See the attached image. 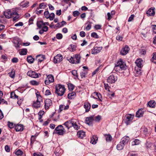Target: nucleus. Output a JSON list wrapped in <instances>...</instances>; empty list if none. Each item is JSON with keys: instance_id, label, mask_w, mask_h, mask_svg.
Segmentation results:
<instances>
[{"instance_id": "nucleus-30", "label": "nucleus", "mask_w": 156, "mask_h": 156, "mask_svg": "<svg viewBox=\"0 0 156 156\" xmlns=\"http://www.w3.org/2000/svg\"><path fill=\"white\" fill-rule=\"evenodd\" d=\"M27 50L26 48H23L21 49L19 52L20 55H25L27 54Z\"/></svg>"}, {"instance_id": "nucleus-34", "label": "nucleus", "mask_w": 156, "mask_h": 156, "mask_svg": "<svg viewBox=\"0 0 156 156\" xmlns=\"http://www.w3.org/2000/svg\"><path fill=\"white\" fill-rule=\"evenodd\" d=\"M140 141L138 139H135L134 141H133L132 143V146L136 145H138L140 143Z\"/></svg>"}, {"instance_id": "nucleus-45", "label": "nucleus", "mask_w": 156, "mask_h": 156, "mask_svg": "<svg viewBox=\"0 0 156 156\" xmlns=\"http://www.w3.org/2000/svg\"><path fill=\"white\" fill-rule=\"evenodd\" d=\"M30 83L31 84L33 85H37L39 84V83L35 80H32L30 81Z\"/></svg>"}, {"instance_id": "nucleus-32", "label": "nucleus", "mask_w": 156, "mask_h": 156, "mask_svg": "<svg viewBox=\"0 0 156 156\" xmlns=\"http://www.w3.org/2000/svg\"><path fill=\"white\" fill-rule=\"evenodd\" d=\"M105 136L106 138V140L107 142L111 141L112 139L111 136L110 134H105Z\"/></svg>"}, {"instance_id": "nucleus-36", "label": "nucleus", "mask_w": 156, "mask_h": 156, "mask_svg": "<svg viewBox=\"0 0 156 156\" xmlns=\"http://www.w3.org/2000/svg\"><path fill=\"white\" fill-rule=\"evenodd\" d=\"M9 74L10 77L13 78H14L15 75V71L12 70L9 73Z\"/></svg>"}, {"instance_id": "nucleus-64", "label": "nucleus", "mask_w": 156, "mask_h": 156, "mask_svg": "<svg viewBox=\"0 0 156 156\" xmlns=\"http://www.w3.org/2000/svg\"><path fill=\"white\" fill-rule=\"evenodd\" d=\"M152 28L153 30V32L156 34V25H153Z\"/></svg>"}, {"instance_id": "nucleus-1", "label": "nucleus", "mask_w": 156, "mask_h": 156, "mask_svg": "<svg viewBox=\"0 0 156 156\" xmlns=\"http://www.w3.org/2000/svg\"><path fill=\"white\" fill-rule=\"evenodd\" d=\"M127 66L123 60L120 59L119 60L114 67V70L119 73H123L126 69Z\"/></svg>"}, {"instance_id": "nucleus-38", "label": "nucleus", "mask_w": 156, "mask_h": 156, "mask_svg": "<svg viewBox=\"0 0 156 156\" xmlns=\"http://www.w3.org/2000/svg\"><path fill=\"white\" fill-rule=\"evenodd\" d=\"M43 23H44V22L42 21H41L39 22H38L37 23V26L39 28H41L44 26Z\"/></svg>"}, {"instance_id": "nucleus-40", "label": "nucleus", "mask_w": 156, "mask_h": 156, "mask_svg": "<svg viewBox=\"0 0 156 156\" xmlns=\"http://www.w3.org/2000/svg\"><path fill=\"white\" fill-rule=\"evenodd\" d=\"M11 98L13 99L18 98V96L16 95L14 92H13L11 93Z\"/></svg>"}, {"instance_id": "nucleus-31", "label": "nucleus", "mask_w": 156, "mask_h": 156, "mask_svg": "<svg viewBox=\"0 0 156 156\" xmlns=\"http://www.w3.org/2000/svg\"><path fill=\"white\" fill-rule=\"evenodd\" d=\"M124 145L121 143L120 142V143L117 145V148L119 150H122L124 147Z\"/></svg>"}, {"instance_id": "nucleus-49", "label": "nucleus", "mask_w": 156, "mask_h": 156, "mask_svg": "<svg viewBox=\"0 0 156 156\" xmlns=\"http://www.w3.org/2000/svg\"><path fill=\"white\" fill-rule=\"evenodd\" d=\"M44 112L43 111H41L39 112L38 113V115H39V119H40L42 117L43 115L44 114Z\"/></svg>"}, {"instance_id": "nucleus-50", "label": "nucleus", "mask_w": 156, "mask_h": 156, "mask_svg": "<svg viewBox=\"0 0 156 156\" xmlns=\"http://www.w3.org/2000/svg\"><path fill=\"white\" fill-rule=\"evenodd\" d=\"M50 14L48 11H46L44 12V16L46 19H48Z\"/></svg>"}, {"instance_id": "nucleus-15", "label": "nucleus", "mask_w": 156, "mask_h": 156, "mask_svg": "<svg viewBox=\"0 0 156 156\" xmlns=\"http://www.w3.org/2000/svg\"><path fill=\"white\" fill-rule=\"evenodd\" d=\"M129 140V136H125L121 139L120 142L125 145L127 144Z\"/></svg>"}, {"instance_id": "nucleus-8", "label": "nucleus", "mask_w": 156, "mask_h": 156, "mask_svg": "<svg viewBox=\"0 0 156 156\" xmlns=\"http://www.w3.org/2000/svg\"><path fill=\"white\" fill-rule=\"evenodd\" d=\"M117 80L116 76L112 75L110 76L107 79V81L110 83H115Z\"/></svg>"}, {"instance_id": "nucleus-61", "label": "nucleus", "mask_w": 156, "mask_h": 156, "mask_svg": "<svg viewBox=\"0 0 156 156\" xmlns=\"http://www.w3.org/2000/svg\"><path fill=\"white\" fill-rule=\"evenodd\" d=\"M13 17V21H16L19 18V14H17L16 15Z\"/></svg>"}, {"instance_id": "nucleus-47", "label": "nucleus", "mask_w": 156, "mask_h": 156, "mask_svg": "<svg viewBox=\"0 0 156 156\" xmlns=\"http://www.w3.org/2000/svg\"><path fill=\"white\" fill-rule=\"evenodd\" d=\"M49 16V17L48 18V19H49L50 20H52L55 18V15L54 13H51L50 14Z\"/></svg>"}, {"instance_id": "nucleus-51", "label": "nucleus", "mask_w": 156, "mask_h": 156, "mask_svg": "<svg viewBox=\"0 0 156 156\" xmlns=\"http://www.w3.org/2000/svg\"><path fill=\"white\" fill-rule=\"evenodd\" d=\"M36 136H32L31 137V143L33 144L35 140Z\"/></svg>"}, {"instance_id": "nucleus-35", "label": "nucleus", "mask_w": 156, "mask_h": 156, "mask_svg": "<svg viewBox=\"0 0 156 156\" xmlns=\"http://www.w3.org/2000/svg\"><path fill=\"white\" fill-rule=\"evenodd\" d=\"M69 106L67 105L65 106L63 105H60L59 106V109L61 111H62L63 109L66 110L68 109Z\"/></svg>"}, {"instance_id": "nucleus-55", "label": "nucleus", "mask_w": 156, "mask_h": 156, "mask_svg": "<svg viewBox=\"0 0 156 156\" xmlns=\"http://www.w3.org/2000/svg\"><path fill=\"white\" fill-rule=\"evenodd\" d=\"M94 93L95 94H96L97 95V96L98 97V98L99 99V100L100 101H101V94L97 92H95Z\"/></svg>"}, {"instance_id": "nucleus-12", "label": "nucleus", "mask_w": 156, "mask_h": 156, "mask_svg": "<svg viewBox=\"0 0 156 156\" xmlns=\"http://www.w3.org/2000/svg\"><path fill=\"white\" fill-rule=\"evenodd\" d=\"M27 76L33 78L38 77V75L37 73L34 71L31 70L27 72Z\"/></svg>"}, {"instance_id": "nucleus-57", "label": "nucleus", "mask_w": 156, "mask_h": 156, "mask_svg": "<svg viewBox=\"0 0 156 156\" xmlns=\"http://www.w3.org/2000/svg\"><path fill=\"white\" fill-rule=\"evenodd\" d=\"M8 127L10 128H12L14 126V124L12 122H8Z\"/></svg>"}, {"instance_id": "nucleus-24", "label": "nucleus", "mask_w": 156, "mask_h": 156, "mask_svg": "<svg viewBox=\"0 0 156 156\" xmlns=\"http://www.w3.org/2000/svg\"><path fill=\"white\" fill-rule=\"evenodd\" d=\"M15 129L16 131H22L23 130V126L21 124L17 125L15 127Z\"/></svg>"}, {"instance_id": "nucleus-4", "label": "nucleus", "mask_w": 156, "mask_h": 156, "mask_svg": "<svg viewBox=\"0 0 156 156\" xmlns=\"http://www.w3.org/2000/svg\"><path fill=\"white\" fill-rule=\"evenodd\" d=\"M37 97V98L36 101L34 102L33 105V107L38 108H40L41 106V102L42 101V99L41 96L40 95L36 94Z\"/></svg>"}, {"instance_id": "nucleus-25", "label": "nucleus", "mask_w": 156, "mask_h": 156, "mask_svg": "<svg viewBox=\"0 0 156 156\" xmlns=\"http://www.w3.org/2000/svg\"><path fill=\"white\" fill-rule=\"evenodd\" d=\"M98 138L96 136H93L91 138L90 142L93 144H95L96 143L98 140Z\"/></svg>"}, {"instance_id": "nucleus-53", "label": "nucleus", "mask_w": 156, "mask_h": 156, "mask_svg": "<svg viewBox=\"0 0 156 156\" xmlns=\"http://www.w3.org/2000/svg\"><path fill=\"white\" fill-rule=\"evenodd\" d=\"M91 36L92 37L95 38H98V36L97 34L95 32H93L92 33Z\"/></svg>"}, {"instance_id": "nucleus-22", "label": "nucleus", "mask_w": 156, "mask_h": 156, "mask_svg": "<svg viewBox=\"0 0 156 156\" xmlns=\"http://www.w3.org/2000/svg\"><path fill=\"white\" fill-rule=\"evenodd\" d=\"M76 119H73L72 122V126H73L74 128L76 130H78L79 128V127L78 125H77L76 123Z\"/></svg>"}, {"instance_id": "nucleus-60", "label": "nucleus", "mask_w": 156, "mask_h": 156, "mask_svg": "<svg viewBox=\"0 0 156 156\" xmlns=\"http://www.w3.org/2000/svg\"><path fill=\"white\" fill-rule=\"evenodd\" d=\"M12 62L13 63H16L18 62V59L16 57L13 58L12 59Z\"/></svg>"}, {"instance_id": "nucleus-7", "label": "nucleus", "mask_w": 156, "mask_h": 156, "mask_svg": "<svg viewBox=\"0 0 156 156\" xmlns=\"http://www.w3.org/2000/svg\"><path fill=\"white\" fill-rule=\"evenodd\" d=\"M80 55L76 54L74 58L71 57L69 59V62L73 64H78L80 61Z\"/></svg>"}, {"instance_id": "nucleus-9", "label": "nucleus", "mask_w": 156, "mask_h": 156, "mask_svg": "<svg viewBox=\"0 0 156 156\" xmlns=\"http://www.w3.org/2000/svg\"><path fill=\"white\" fill-rule=\"evenodd\" d=\"M54 82V78L53 76L50 74L47 76L46 80L45 81V83L46 85H48L51 83Z\"/></svg>"}, {"instance_id": "nucleus-58", "label": "nucleus", "mask_w": 156, "mask_h": 156, "mask_svg": "<svg viewBox=\"0 0 156 156\" xmlns=\"http://www.w3.org/2000/svg\"><path fill=\"white\" fill-rule=\"evenodd\" d=\"M101 26L100 25H96L94 26V28L96 30H99L101 29Z\"/></svg>"}, {"instance_id": "nucleus-11", "label": "nucleus", "mask_w": 156, "mask_h": 156, "mask_svg": "<svg viewBox=\"0 0 156 156\" xmlns=\"http://www.w3.org/2000/svg\"><path fill=\"white\" fill-rule=\"evenodd\" d=\"M52 101L49 99H47L44 101V106L46 110L48 109L51 105Z\"/></svg>"}, {"instance_id": "nucleus-16", "label": "nucleus", "mask_w": 156, "mask_h": 156, "mask_svg": "<svg viewBox=\"0 0 156 156\" xmlns=\"http://www.w3.org/2000/svg\"><path fill=\"white\" fill-rule=\"evenodd\" d=\"M73 119L71 120H68L65 122L63 125L65 126L68 129H69L70 127L72 126V122Z\"/></svg>"}, {"instance_id": "nucleus-20", "label": "nucleus", "mask_w": 156, "mask_h": 156, "mask_svg": "<svg viewBox=\"0 0 156 156\" xmlns=\"http://www.w3.org/2000/svg\"><path fill=\"white\" fill-rule=\"evenodd\" d=\"M83 107L85 109V112H88L90 110L91 105L89 103H85Z\"/></svg>"}, {"instance_id": "nucleus-54", "label": "nucleus", "mask_w": 156, "mask_h": 156, "mask_svg": "<svg viewBox=\"0 0 156 156\" xmlns=\"http://www.w3.org/2000/svg\"><path fill=\"white\" fill-rule=\"evenodd\" d=\"M123 37L119 35H118L116 37V39L119 41H121L122 40Z\"/></svg>"}, {"instance_id": "nucleus-41", "label": "nucleus", "mask_w": 156, "mask_h": 156, "mask_svg": "<svg viewBox=\"0 0 156 156\" xmlns=\"http://www.w3.org/2000/svg\"><path fill=\"white\" fill-rule=\"evenodd\" d=\"M151 60L154 63H156V53H155L154 54Z\"/></svg>"}, {"instance_id": "nucleus-62", "label": "nucleus", "mask_w": 156, "mask_h": 156, "mask_svg": "<svg viewBox=\"0 0 156 156\" xmlns=\"http://www.w3.org/2000/svg\"><path fill=\"white\" fill-rule=\"evenodd\" d=\"M33 155L34 156H44L42 154L39 152L34 153Z\"/></svg>"}, {"instance_id": "nucleus-10", "label": "nucleus", "mask_w": 156, "mask_h": 156, "mask_svg": "<svg viewBox=\"0 0 156 156\" xmlns=\"http://www.w3.org/2000/svg\"><path fill=\"white\" fill-rule=\"evenodd\" d=\"M62 56L60 54H58L55 56L53 59V62L55 63L60 62L62 59Z\"/></svg>"}, {"instance_id": "nucleus-5", "label": "nucleus", "mask_w": 156, "mask_h": 156, "mask_svg": "<svg viewBox=\"0 0 156 156\" xmlns=\"http://www.w3.org/2000/svg\"><path fill=\"white\" fill-rule=\"evenodd\" d=\"M134 117V115L133 114H126L124 117V121L126 125L130 124L132 122V120Z\"/></svg>"}, {"instance_id": "nucleus-39", "label": "nucleus", "mask_w": 156, "mask_h": 156, "mask_svg": "<svg viewBox=\"0 0 156 156\" xmlns=\"http://www.w3.org/2000/svg\"><path fill=\"white\" fill-rule=\"evenodd\" d=\"M101 116L100 115H98L94 118V120L96 122H98L101 119Z\"/></svg>"}, {"instance_id": "nucleus-13", "label": "nucleus", "mask_w": 156, "mask_h": 156, "mask_svg": "<svg viewBox=\"0 0 156 156\" xmlns=\"http://www.w3.org/2000/svg\"><path fill=\"white\" fill-rule=\"evenodd\" d=\"M129 50V47L127 45H126L121 51L120 53L122 55H125L128 53Z\"/></svg>"}, {"instance_id": "nucleus-44", "label": "nucleus", "mask_w": 156, "mask_h": 156, "mask_svg": "<svg viewBox=\"0 0 156 156\" xmlns=\"http://www.w3.org/2000/svg\"><path fill=\"white\" fill-rule=\"evenodd\" d=\"M114 12L113 11H112L111 13H110V12H108L107 13V16H108V18L107 19L108 20H110L112 18V14H114V13H113L112 12Z\"/></svg>"}, {"instance_id": "nucleus-3", "label": "nucleus", "mask_w": 156, "mask_h": 156, "mask_svg": "<svg viewBox=\"0 0 156 156\" xmlns=\"http://www.w3.org/2000/svg\"><path fill=\"white\" fill-rule=\"evenodd\" d=\"M143 60L140 59H137L135 61V63L136 64L137 67L135 68V70L136 72V73L137 76L140 74L142 73L141 69L143 66L142 65V62Z\"/></svg>"}, {"instance_id": "nucleus-23", "label": "nucleus", "mask_w": 156, "mask_h": 156, "mask_svg": "<svg viewBox=\"0 0 156 156\" xmlns=\"http://www.w3.org/2000/svg\"><path fill=\"white\" fill-rule=\"evenodd\" d=\"M77 135L78 137L82 138L85 136V133L83 131H79L78 132Z\"/></svg>"}, {"instance_id": "nucleus-48", "label": "nucleus", "mask_w": 156, "mask_h": 156, "mask_svg": "<svg viewBox=\"0 0 156 156\" xmlns=\"http://www.w3.org/2000/svg\"><path fill=\"white\" fill-rule=\"evenodd\" d=\"M62 35L61 33H58L57 34L56 36V38L58 39H61L62 38Z\"/></svg>"}, {"instance_id": "nucleus-33", "label": "nucleus", "mask_w": 156, "mask_h": 156, "mask_svg": "<svg viewBox=\"0 0 156 156\" xmlns=\"http://www.w3.org/2000/svg\"><path fill=\"white\" fill-rule=\"evenodd\" d=\"M27 60L29 63H32L33 62L34 59L31 56H29L27 58Z\"/></svg>"}, {"instance_id": "nucleus-28", "label": "nucleus", "mask_w": 156, "mask_h": 156, "mask_svg": "<svg viewBox=\"0 0 156 156\" xmlns=\"http://www.w3.org/2000/svg\"><path fill=\"white\" fill-rule=\"evenodd\" d=\"M155 104L156 103L154 101H151L148 103V105L149 107L153 108L155 107Z\"/></svg>"}, {"instance_id": "nucleus-2", "label": "nucleus", "mask_w": 156, "mask_h": 156, "mask_svg": "<svg viewBox=\"0 0 156 156\" xmlns=\"http://www.w3.org/2000/svg\"><path fill=\"white\" fill-rule=\"evenodd\" d=\"M55 88V92L58 96H62L64 94L66 89L64 85L59 84L56 85Z\"/></svg>"}, {"instance_id": "nucleus-6", "label": "nucleus", "mask_w": 156, "mask_h": 156, "mask_svg": "<svg viewBox=\"0 0 156 156\" xmlns=\"http://www.w3.org/2000/svg\"><path fill=\"white\" fill-rule=\"evenodd\" d=\"M64 130L63 127L61 125H59L55 128L53 133L57 134L58 135H63L64 133Z\"/></svg>"}, {"instance_id": "nucleus-56", "label": "nucleus", "mask_w": 156, "mask_h": 156, "mask_svg": "<svg viewBox=\"0 0 156 156\" xmlns=\"http://www.w3.org/2000/svg\"><path fill=\"white\" fill-rule=\"evenodd\" d=\"M80 14L79 12L77 11H74L73 12V15L75 17L78 16Z\"/></svg>"}, {"instance_id": "nucleus-43", "label": "nucleus", "mask_w": 156, "mask_h": 156, "mask_svg": "<svg viewBox=\"0 0 156 156\" xmlns=\"http://www.w3.org/2000/svg\"><path fill=\"white\" fill-rule=\"evenodd\" d=\"M87 74V72L85 71H83L81 72L80 73V76L81 78H85Z\"/></svg>"}, {"instance_id": "nucleus-14", "label": "nucleus", "mask_w": 156, "mask_h": 156, "mask_svg": "<svg viewBox=\"0 0 156 156\" xmlns=\"http://www.w3.org/2000/svg\"><path fill=\"white\" fill-rule=\"evenodd\" d=\"M102 48V47H95L94 48V49L92 51V54H95L98 53L100 52Z\"/></svg>"}, {"instance_id": "nucleus-17", "label": "nucleus", "mask_w": 156, "mask_h": 156, "mask_svg": "<svg viewBox=\"0 0 156 156\" xmlns=\"http://www.w3.org/2000/svg\"><path fill=\"white\" fill-rule=\"evenodd\" d=\"M94 120V117L91 116L87 118L85 120V122L89 125L92 124L93 121Z\"/></svg>"}, {"instance_id": "nucleus-18", "label": "nucleus", "mask_w": 156, "mask_h": 156, "mask_svg": "<svg viewBox=\"0 0 156 156\" xmlns=\"http://www.w3.org/2000/svg\"><path fill=\"white\" fill-rule=\"evenodd\" d=\"M4 15L5 17L9 19L12 17V10H7L4 12Z\"/></svg>"}, {"instance_id": "nucleus-42", "label": "nucleus", "mask_w": 156, "mask_h": 156, "mask_svg": "<svg viewBox=\"0 0 156 156\" xmlns=\"http://www.w3.org/2000/svg\"><path fill=\"white\" fill-rule=\"evenodd\" d=\"M12 17H14V16L18 14L16 10L15 9H13L12 11Z\"/></svg>"}, {"instance_id": "nucleus-27", "label": "nucleus", "mask_w": 156, "mask_h": 156, "mask_svg": "<svg viewBox=\"0 0 156 156\" xmlns=\"http://www.w3.org/2000/svg\"><path fill=\"white\" fill-rule=\"evenodd\" d=\"M76 96V93L74 92H72L68 94V97L69 99H73Z\"/></svg>"}, {"instance_id": "nucleus-46", "label": "nucleus", "mask_w": 156, "mask_h": 156, "mask_svg": "<svg viewBox=\"0 0 156 156\" xmlns=\"http://www.w3.org/2000/svg\"><path fill=\"white\" fill-rule=\"evenodd\" d=\"M68 87L70 90H72L74 88V86L71 83H69L68 84Z\"/></svg>"}, {"instance_id": "nucleus-26", "label": "nucleus", "mask_w": 156, "mask_h": 156, "mask_svg": "<svg viewBox=\"0 0 156 156\" xmlns=\"http://www.w3.org/2000/svg\"><path fill=\"white\" fill-rule=\"evenodd\" d=\"M143 111L141 109H139L137 111L136 116L137 117H141L143 116Z\"/></svg>"}, {"instance_id": "nucleus-37", "label": "nucleus", "mask_w": 156, "mask_h": 156, "mask_svg": "<svg viewBox=\"0 0 156 156\" xmlns=\"http://www.w3.org/2000/svg\"><path fill=\"white\" fill-rule=\"evenodd\" d=\"M59 147H57L56 148L55 151L54 153L57 156H58L60 155V153H61L60 152H59Z\"/></svg>"}, {"instance_id": "nucleus-21", "label": "nucleus", "mask_w": 156, "mask_h": 156, "mask_svg": "<svg viewBox=\"0 0 156 156\" xmlns=\"http://www.w3.org/2000/svg\"><path fill=\"white\" fill-rule=\"evenodd\" d=\"M44 56L39 55L37 56L36 60L38 62H41L44 60Z\"/></svg>"}, {"instance_id": "nucleus-19", "label": "nucleus", "mask_w": 156, "mask_h": 156, "mask_svg": "<svg viewBox=\"0 0 156 156\" xmlns=\"http://www.w3.org/2000/svg\"><path fill=\"white\" fill-rule=\"evenodd\" d=\"M155 13V12L154 9L150 8L147 12V14L148 16H153Z\"/></svg>"}, {"instance_id": "nucleus-29", "label": "nucleus", "mask_w": 156, "mask_h": 156, "mask_svg": "<svg viewBox=\"0 0 156 156\" xmlns=\"http://www.w3.org/2000/svg\"><path fill=\"white\" fill-rule=\"evenodd\" d=\"M29 2L24 1L21 3V5L23 7H26L29 6Z\"/></svg>"}, {"instance_id": "nucleus-63", "label": "nucleus", "mask_w": 156, "mask_h": 156, "mask_svg": "<svg viewBox=\"0 0 156 156\" xmlns=\"http://www.w3.org/2000/svg\"><path fill=\"white\" fill-rule=\"evenodd\" d=\"M80 35L82 37H84L86 36V33L85 32L83 31H81L80 32Z\"/></svg>"}, {"instance_id": "nucleus-52", "label": "nucleus", "mask_w": 156, "mask_h": 156, "mask_svg": "<svg viewBox=\"0 0 156 156\" xmlns=\"http://www.w3.org/2000/svg\"><path fill=\"white\" fill-rule=\"evenodd\" d=\"M23 153V152L20 150H19L16 151L15 153L17 155H21Z\"/></svg>"}, {"instance_id": "nucleus-59", "label": "nucleus", "mask_w": 156, "mask_h": 156, "mask_svg": "<svg viewBox=\"0 0 156 156\" xmlns=\"http://www.w3.org/2000/svg\"><path fill=\"white\" fill-rule=\"evenodd\" d=\"M5 104L6 105H7V102L5 100L3 99L0 98V104Z\"/></svg>"}]
</instances>
